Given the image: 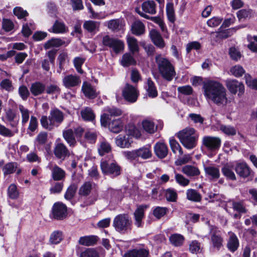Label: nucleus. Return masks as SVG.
Listing matches in <instances>:
<instances>
[{
    "label": "nucleus",
    "instance_id": "nucleus-5",
    "mask_svg": "<svg viewBox=\"0 0 257 257\" xmlns=\"http://www.w3.org/2000/svg\"><path fill=\"white\" fill-rule=\"evenodd\" d=\"M132 221L127 214H119L115 217L113 226L115 230L119 232H126L131 229Z\"/></svg>",
    "mask_w": 257,
    "mask_h": 257
},
{
    "label": "nucleus",
    "instance_id": "nucleus-33",
    "mask_svg": "<svg viewBox=\"0 0 257 257\" xmlns=\"http://www.w3.org/2000/svg\"><path fill=\"white\" fill-rule=\"evenodd\" d=\"M206 175L209 177L210 180L218 179L220 177L219 170L218 168L213 166H207L204 168Z\"/></svg>",
    "mask_w": 257,
    "mask_h": 257
},
{
    "label": "nucleus",
    "instance_id": "nucleus-38",
    "mask_svg": "<svg viewBox=\"0 0 257 257\" xmlns=\"http://www.w3.org/2000/svg\"><path fill=\"white\" fill-rule=\"evenodd\" d=\"M148 88L147 91L148 96L150 98H155L158 96V91L155 86V83L151 78L147 80Z\"/></svg>",
    "mask_w": 257,
    "mask_h": 257
},
{
    "label": "nucleus",
    "instance_id": "nucleus-53",
    "mask_svg": "<svg viewBox=\"0 0 257 257\" xmlns=\"http://www.w3.org/2000/svg\"><path fill=\"white\" fill-rule=\"evenodd\" d=\"M111 150L112 148L110 144L106 141H102L98 149V153L101 156H104L105 154L110 153Z\"/></svg>",
    "mask_w": 257,
    "mask_h": 257
},
{
    "label": "nucleus",
    "instance_id": "nucleus-6",
    "mask_svg": "<svg viewBox=\"0 0 257 257\" xmlns=\"http://www.w3.org/2000/svg\"><path fill=\"white\" fill-rule=\"evenodd\" d=\"M233 169L241 179L251 180L254 176L253 171L245 161L236 162Z\"/></svg>",
    "mask_w": 257,
    "mask_h": 257
},
{
    "label": "nucleus",
    "instance_id": "nucleus-59",
    "mask_svg": "<svg viewBox=\"0 0 257 257\" xmlns=\"http://www.w3.org/2000/svg\"><path fill=\"white\" fill-rule=\"evenodd\" d=\"M138 158L139 157L143 159H147L151 157L152 152L150 149L147 147H142L137 149Z\"/></svg>",
    "mask_w": 257,
    "mask_h": 257
},
{
    "label": "nucleus",
    "instance_id": "nucleus-35",
    "mask_svg": "<svg viewBox=\"0 0 257 257\" xmlns=\"http://www.w3.org/2000/svg\"><path fill=\"white\" fill-rule=\"evenodd\" d=\"M63 137L70 146H74L76 144V141L74 132L71 128L64 131L63 132Z\"/></svg>",
    "mask_w": 257,
    "mask_h": 257
},
{
    "label": "nucleus",
    "instance_id": "nucleus-26",
    "mask_svg": "<svg viewBox=\"0 0 257 257\" xmlns=\"http://www.w3.org/2000/svg\"><path fill=\"white\" fill-rule=\"evenodd\" d=\"M52 177L55 181H63L66 177L65 171L59 166L55 165L52 170Z\"/></svg>",
    "mask_w": 257,
    "mask_h": 257
},
{
    "label": "nucleus",
    "instance_id": "nucleus-64",
    "mask_svg": "<svg viewBox=\"0 0 257 257\" xmlns=\"http://www.w3.org/2000/svg\"><path fill=\"white\" fill-rule=\"evenodd\" d=\"M168 209L166 207H156L154 211V215L158 219H160L161 217L166 214Z\"/></svg>",
    "mask_w": 257,
    "mask_h": 257
},
{
    "label": "nucleus",
    "instance_id": "nucleus-16",
    "mask_svg": "<svg viewBox=\"0 0 257 257\" xmlns=\"http://www.w3.org/2000/svg\"><path fill=\"white\" fill-rule=\"evenodd\" d=\"M148 205L142 204L138 206L134 215L135 220V225L138 227L142 226V220L145 217V210L148 208Z\"/></svg>",
    "mask_w": 257,
    "mask_h": 257
},
{
    "label": "nucleus",
    "instance_id": "nucleus-14",
    "mask_svg": "<svg viewBox=\"0 0 257 257\" xmlns=\"http://www.w3.org/2000/svg\"><path fill=\"white\" fill-rule=\"evenodd\" d=\"M149 35L151 41L157 47L163 49L165 47V42L158 31L152 29L150 31Z\"/></svg>",
    "mask_w": 257,
    "mask_h": 257
},
{
    "label": "nucleus",
    "instance_id": "nucleus-11",
    "mask_svg": "<svg viewBox=\"0 0 257 257\" xmlns=\"http://www.w3.org/2000/svg\"><path fill=\"white\" fill-rule=\"evenodd\" d=\"M122 96L127 101L131 103L135 102L139 96L137 89L132 85L127 83L122 90Z\"/></svg>",
    "mask_w": 257,
    "mask_h": 257
},
{
    "label": "nucleus",
    "instance_id": "nucleus-37",
    "mask_svg": "<svg viewBox=\"0 0 257 257\" xmlns=\"http://www.w3.org/2000/svg\"><path fill=\"white\" fill-rule=\"evenodd\" d=\"M166 15L168 20L171 23H174L176 21V16L174 4L168 3L166 5Z\"/></svg>",
    "mask_w": 257,
    "mask_h": 257
},
{
    "label": "nucleus",
    "instance_id": "nucleus-13",
    "mask_svg": "<svg viewBox=\"0 0 257 257\" xmlns=\"http://www.w3.org/2000/svg\"><path fill=\"white\" fill-rule=\"evenodd\" d=\"M226 247L231 252H235L239 246V241L235 233L230 231L228 232Z\"/></svg>",
    "mask_w": 257,
    "mask_h": 257
},
{
    "label": "nucleus",
    "instance_id": "nucleus-49",
    "mask_svg": "<svg viewBox=\"0 0 257 257\" xmlns=\"http://www.w3.org/2000/svg\"><path fill=\"white\" fill-rule=\"evenodd\" d=\"M81 114L82 118L86 121H91L95 119V114L90 107H87L81 110Z\"/></svg>",
    "mask_w": 257,
    "mask_h": 257
},
{
    "label": "nucleus",
    "instance_id": "nucleus-57",
    "mask_svg": "<svg viewBox=\"0 0 257 257\" xmlns=\"http://www.w3.org/2000/svg\"><path fill=\"white\" fill-rule=\"evenodd\" d=\"M124 43L118 39H115L110 48H112L114 52L118 54L124 49Z\"/></svg>",
    "mask_w": 257,
    "mask_h": 257
},
{
    "label": "nucleus",
    "instance_id": "nucleus-9",
    "mask_svg": "<svg viewBox=\"0 0 257 257\" xmlns=\"http://www.w3.org/2000/svg\"><path fill=\"white\" fill-rule=\"evenodd\" d=\"M48 141V133L41 132L36 137L34 141L35 148L40 151H46L49 153L50 151V145L47 144Z\"/></svg>",
    "mask_w": 257,
    "mask_h": 257
},
{
    "label": "nucleus",
    "instance_id": "nucleus-19",
    "mask_svg": "<svg viewBox=\"0 0 257 257\" xmlns=\"http://www.w3.org/2000/svg\"><path fill=\"white\" fill-rule=\"evenodd\" d=\"M149 250L144 248H134L128 250L123 257H149Z\"/></svg>",
    "mask_w": 257,
    "mask_h": 257
},
{
    "label": "nucleus",
    "instance_id": "nucleus-22",
    "mask_svg": "<svg viewBox=\"0 0 257 257\" xmlns=\"http://www.w3.org/2000/svg\"><path fill=\"white\" fill-rule=\"evenodd\" d=\"M65 42L60 38H52L48 40L44 44V48L45 50H48L51 48H58L63 45H65Z\"/></svg>",
    "mask_w": 257,
    "mask_h": 257
},
{
    "label": "nucleus",
    "instance_id": "nucleus-60",
    "mask_svg": "<svg viewBox=\"0 0 257 257\" xmlns=\"http://www.w3.org/2000/svg\"><path fill=\"white\" fill-rule=\"evenodd\" d=\"M244 79L245 83L249 88L257 90V79H252L251 75L248 74H245Z\"/></svg>",
    "mask_w": 257,
    "mask_h": 257
},
{
    "label": "nucleus",
    "instance_id": "nucleus-32",
    "mask_svg": "<svg viewBox=\"0 0 257 257\" xmlns=\"http://www.w3.org/2000/svg\"><path fill=\"white\" fill-rule=\"evenodd\" d=\"M132 143L128 136L119 135L115 139L116 145L121 148H128Z\"/></svg>",
    "mask_w": 257,
    "mask_h": 257
},
{
    "label": "nucleus",
    "instance_id": "nucleus-63",
    "mask_svg": "<svg viewBox=\"0 0 257 257\" xmlns=\"http://www.w3.org/2000/svg\"><path fill=\"white\" fill-rule=\"evenodd\" d=\"M64 187L63 182H55L53 185L50 188L51 194H59L61 192Z\"/></svg>",
    "mask_w": 257,
    "mask_h": 257
},
{
    "label": "nucleus",
    "instance_id": "nucleus-34",
    "mask_svg": "<svg viewBox=\"0 0 257 257\" xmlns=\"http://www.w3.org/2000/svg\"><path fill=\"white\" fill-rule=\"evenodd\" d=\"M137 61L130 53H126L122 56L121 65L124 67L136 65Z\"/></svg>",
    "mask_w": 257,
    "mask_h": 257
},
{
    "label": "nucleus",
    "instance_id": "nucleus-56",
    "mask_svg": "<svg viewBox=\"0 0 257 257\" xmlns=\"http://www.w3.org/2000/svg\"><path fill=\"white\" fill-rule=\"evenodd\" d=\"M230 72L235 77H240L245 73V70L243 67L240 65H235L231 67Z\"/></svg>",
    "mask_w": 257,
    "mask_h": 257
},
{
    "label": "nucleus",
    "instance_id": "nucleus-36",
    "mask_svg": "<svg viewBox=\"0 0 257 257\" xmlns=\"http://www.w3.org/2000/svg\"><path fill=\"white\" fill-rule=\"evenodd\" d=\"M211 241L213 247L217 250H219L223 246V238L221 235L216 234L215 232L211 235Z\"/></svg>",
    "mask_w": 257,
    "mask_h": 257
},
{
    "label": "nucleus",
    "instance_id": "nucleus-29",
    "mask_svg": "<svg viewBox=\"0 0 257 257\" xmlns=\"http://www.w3.org/2000/svg\"><path fill=\"white\" fill-rule=\"evenodd\" d=\"M253 12L251 9H242L236 13V16L238 21L240 22H244L247 19H249L253 16Z\"/></svg>",
    "mask_w": 257,
    "mask_h": 257
},
{
    "label": "nucleus",
    "instance_id": "nucleus-42",
    "mask_svg": "<svg viewBox=\"0 0 257 257\" xmlns=\"http://www.w3.org/2000/svg\"><path fill=\"white\" fill-rule=\"evenodd\" d=\"M78 189V186L75 183L71 184L67 189L64 194V198L67 200H72L75 196Z\"/></svg>",
    "mask_w": 257,
    "mask_h": 257
},
{
    "label": "nucleus",
    "instance_id": "nucleus-51",
    "mask_svg": "<svg viewBox=\"0 0 257 257\" xmlns=\"http://www.w3.org/2000/svg\"><path fill=\"white\" fill-rule=\"evenodd\" d=\"M142 126L143 129L148 134H153L157 129V126L155 130V123L151 120L147 119L144 120L142 121Z\"/></svg>",
    "mask_w": 257,
    "mask_h": 257
},
{
    "label": "nucleus",
    "instance_id": "nucleus-62",
    "mask_svg": "<svg viewBox=\"0 0 257 257\" xmlns=\"http://www.w3.org/2000/svg\"><path fill=\"white\" fill-rule=\"evenodd\" d=\"M80 257H99V255L95 248H88L81 253Z\"/></svg>",
    "mask_w": 257,
    "mask_h": 257
},
{
    "label": "nucleus",
    "instance_id": "nucleus-1",
    "mask_svg": "<svg viewBox=\"0 0 257 257\" xmlns=\"http://www.w3.org/2000/svg\"><path fill=\"white\" fill-rule=\"evenodd\" d=\"M203 94L207 99L212 101L217 106H225L228 103L226 90L219 82L207 80L203 82Z\"/></svg>",
    "mask_w": 257,
    "mask_h": 257
},
{
    "label": "nucleus",
    "instance_id": "nucleus-25",
    "mask_svg": "<svg viewBox=\"0 0 257 257\" xmlns=\"http://www.w3.org/2000/svg\"><path fill=\"white\" fill-rule=\"evenodd\" d=\"M6 117L12 127H16L19 123V118L17 117L16 111L11 108H9L6 111Z\"/></svg>",
    "mask_w": 257,
    "mask_h": 257
},
{
    "label": "nucleus",
    "instance_id": "nucleus-12",
    "mask_svg": "<svg viewBox=\"0 0 257 257\" xmlns=\"http://www.w3.org/2000/svg\"><path fill=\"white\" fill-rule=\"evenodd\" d=\"M81 90L84 96L90 99H95L100 94V92L97 91L95 87L87 81L83 82Z\"/></svg>",
    "mask_w": 257,
    "mask_h": 257
},
{
    "label": "nucleus",
    "instance_id": "nucleus-3",
    "mask_svg": "<svg viewBox=\"0 0 257 257\" xmlns=\"http://www.w3.org/2000/svg\"><path fill=\"white\" fill-rule=\"evenodd\" d=\"M177 137L182 145L187 149H192L197 145L198 137L194 128H185L180 131Z\"/></svg>",
    "mask_w": 257,
    "mask_h": 257
},
{
    "label": "nucleus",
    "instance_id": "nucleus-55",
    "mask_svg": "<svg viewBox=\"0 0 257 257\" xmlns=\"http://www.w3.org/2000/svg\"><path fill=\"white\" fill-rule=\"evenodd\" d=\"M231 202L232 207L234 211H237L239 213H245L246 209L244 206L243 201H235L234 200L230 201Z\"/></svg>",
    "mask_w": 257,
    "mask_h": 257
},
{
    "label": "nucleus",
    "instance_id": "nucleus-24",
    "mask_svg": "<svg viewBox=\"0 0 257 257\" xmlns=\"http://www.w3.org/2000/svg\"><path fill=\"white\" fill-rule=\"evenodd\" d=\"M98 239L99 237L94 235L81 236L79 238V243L85 246H93L97 243Z\"/></svg>",
    "mask_w": 257,
    "mask_h": 257
},
{
    "label": "nucleus",
    "instance_id": "nucleus-31",
    "mask_svg": "<svg viewBox=\"0 0 257 257\" xmlns=\"http://www.w3.org/2000/svg\"><path fill=\"white\" fill-rule=\"evenodd\" d=\"M186 198L192 202H200L202 200V196L197 190L189 189L186 191Z\"/></svg>",
    "mask_w": 257,
    "mask_h": 257
},
{
    "label": "nucleus",
    "instance_id": "nucleus-4",
    "mask_svg": "<svg viewBox=\"0 0 257 257\" xmlns=\"http://www.w3.org/2000/svg\"><path fill=\"white\" fill-rule=\"evenodd\" d=\"M100 167L102 173L105 176H108L111 178L119 176L122 172L121 167L115 161L101 160Z\"/></svg>",
    "mask_w": 257,
    "mask_h": 257
},
{
    "label": "nucleus",
    "instance_id": "nucleus-2",
    "mask_svg": "<svg viewBox=\"0 0 257 257\" xmlns=\"http://www.w3.org/2000/svg\"><path fill=\"white\" fill-rule=\"evenodd\" d=\"M159 71L162 77L165 80L171 81L176 74L175 68L170 60L163 57L161 54H157L155 57Z\"/></svg>",
    "mask_w": 257,
    "mask_h": 257
},
{
    "label": "nucleus",
    "instance_id": "nucleus-21",
    "mask_svg": "<svg viewBox=\"0 0 257 257\" xmlns=\"http://www.w3.org/2000/svg\"><path fill=\"white\" fill-rule=\"evenodd\" d=\"M63 83L64 85L68 88L79 85L81 83V80L79 76L70 74L64 77L63 79Z\"/></svg>",
    "mask_w": 257,
    "mask_h": 257
},
{
    "label": "nucleus",
    "instance_id": "nucleus-17",
    "mask_svg": "<svg viewBox=\"0 0 257 257\" xmlns=\"http://www.w3.org/2000/svg\"><path fill=\"white\" fill-rule=\"evenodd\" d=\"M154 150L156 156L161 159L165 158L168 153L167 145L162 142L156 143L154 147Z\"/></svg>",
    "mask_w": 257,
    "mask_h": 257
},
{
    "label": "nucleus",
    "instance_id": "nucleus-7",
    "mask_svg": "<svg viewBox=\"0 0 257 257\" xmlns=\"http://www.w3.org/2000/svg\"><path fill=\"white\" fill-rule=\"evenodd\" d=\"M67 206L61 202H57L52 206L50 217L56 220H63L67 217Z\"/></svg>",
    "mask_w": 257,
    "mask_h": 257
},
{
    "label": "nucleus",
    "instance_id": "nucleus-39",
    "mask_svg": "<svg viewBox=\"0 0 257 257\" xmlns=\"http://www.w3.org/2000/svg\"><path fill=\"white\" fill-rule=\"evenodd\" d=\"M184 240V237L178 233L173 234L169 237L170 242L175 246H181L183 244Z\"/></svg>",
    "mask_w": 257,
    "mask_h": 257
},
{
    "label": "nucleus",
    "instance_id": "nucleus-47",
    "mask_svg": "<svg viewBox=\"0 0 257 257\" xmlns=\"http://www.w3.org/2000/svg\"><path fill=\"white\" fill-rule=\"evenodd\" d=\"M183 172L189 176H198L200 172L198 168L191 165H186L182 168Z\"/></svg>",
    "mask_w": 257,
    "mask_h": 257
},
{
    "label": "nucleus",
    "instance_id": "nucleus-58",
    "mask_svg": "<svg viewBox=\"0 0 257 257\" xmlns=\"http://www.w3.org/2000/svg\"><path fill=\"white\" fill-rule=\"evenodd\" d=\"M228 55L230 59L234 61H238L242 56L240 52L234 46L229 48Z\"/></svg>",
    "mask_w": 257,
    "mask_h": 257
},
{
    "label": "nucleus",
    "instance_id": "nucleus-43",
    "mask_svg": "<svg viewBox=\"0 0 257 257\" xmlns=\"http://www.w3.org/2000/svg\"><path fill=\"white\" fill-rule=\"evenodd\" d=\"M18 166V164L17 162H9L6 164L3 168L4 175L6 176L13 174L16 172Z\"/></svg>",
    "mask_w": 257,
    "mask_h": 257
},
{
    "label": "nucleus",
    "instance_id": "nucleus-46",
    "mask_svg": "<svg viewBox=\"0 0 257 257\" xmlns=\"http://www.w3.org/2000/svg\"><path fill=\"white\" fill-rule=\"evenodd\" d=\"M92 190V184L90 182H85L80 187L78 194L81 196L86 197L88 196Z\"/></svg>",
    "mask_w": 257,
    "mask_h": 257
},
{
    "label": "nucleus",
    "instance_id": "nucleus-52",
    "mask_svg": "<svg viewBox=\"0 0 257 257\" xmlns=\"http://www.w3.org/2000/svg\"><path fill=\"white\" fill-rule=\"evenodd\" d=\"M19 191L15 184H11L8 188V196L12 200H16L19 198Z\"/></svg>",
    "mask_w": 257,
    "mask_h": 257
},
{
    "label": "nucleus",
    "instance_id": "nucleus-8",
    "mask_svg": "<svg viewBox=\"0 0 257 257\" xmlns=\"http://www.w3.org/2000/svg\"><path fill=\"white\" fill-rule=\"evenodd\" d=\"M221 139L218 137L204 136L202 139V145L211 152L217 151L220 148Z\"/></svg>",
    "mask_w": 257,
    "mask_h": 257
},
{
    "label": "nucleus",
    "instance_id": "nucleus-50",
    "mask_svg": "<svg viewBox=\"0 0 257 257\" xmlns=\"http://www.w3.org/2000/svg\"><path fill=\"white\" fill-rule=\"evenodd\" d=\"M63 239V232L60 230H55L51 234L49 241L51 244H57Z\"/></svg>",
    "mask_w": 257,
    "mask_h": 257
},
{
    "label": "nucleus",
    "instance_id": "nucleus-40",
    "mask_svg": "<svg viewBox=\"0 0 257 257\" xmlns=\"http://www.w3.org/2000/svg\"><path fill=\"white\" fill-rule=\"evenodd\" d=\"M221 172L227 180L231 181L236 180V176L229 165H224L221 168Z\"/></svg>",
    "mask_w": 257,
    "mask_h": 257
},
{
    "label": "nucleus",
    "instance_id": "nucleus-45",
    "mask_svg": "<svg viewBox=\"0 0 257 257\" xmlns=\"http://www.w3.org/2000/svg\"><path fill=\"white\" fill-rule=\"evenodd\" d=\"M127 43L130 52L134 54L139 51V47L137 39L133 37H128L127 38Z\"/></svg>",
    "mask_w": 257,
    "mask_h": 257
},
{
    "label": "nucleus",
    "instance_id": "nucleus-54",
    "mask_svg": "<svg viewBox=\"0 0 257 257\" xmlns=\"http://www.w3.org/2000/svg\"><path fill=\"white\" fill-rule=\"evenodd\" d=\"M169 144L171 150L174 154H176L177 151H178L180 156L183 155V151L181 147L174 137H172L170 139Z\"/></svg>",
    "mask_w": 257,
    "mask_h": 257
},
{
    "label": "nucleus",
    "instance_id": "nucleus-27",
    "mask_svg": "<svg viewBox=\"0 0 257 257\" xmlns=\"http://www.w3.org/2000/svg\"><path fill=\"white\" fill-rule=\"evenodd\" d=\"M110 131L113 133L118 134L120 132L123 128V123L121 118H113L108 126Z\"/></svg>",
    "mask_w": 257,
    "mask_h": 257
},
{
    "label": "nucleus",
    "instance_id": "nucleus-41",
    "mask_svg": "<svg viewBox=\"0 0 257 257\" xmlns=\"http://www.w3.org/2000/svg\"><path fill=\"white\" fill-rule=\"evenodd\" d=\"M66 27L64 22L56 20L52 26L51 32L55 34H62L66 32ZM49 31L51 32L50 30Z\"/></svg>",
    "mask_w": 257,
    "mask_h": 257
},
{
    "label": "nucleus",
    "instance_id": "nucleus-48",
    "mask_svg": "<svg viewBox=\"0 0 257 257\" xmlns=\"http://www.w3.org/2000/svg\"><path fill=\"white\" fill-rule=\"evenodd\" d=\"M99 23L93 21H87L83 24V28L89 33H92L96 29L99 31Z\"/></svg>",
    "mask_w": 257,
    "mask_h": 257
},
{
    "label": "nucleus",
    "instance_id": "nucleus-15",
    "mask_svg": "<svg viewBox=\"0 0 257 257\" xmlns=\"http://www.w3.org/2000/svg\"><path fill=\"white\" fill-rule=\"evenodd\" d=\"M54 154L57 159L63 161L70 156L68 149L64 144L61 143L56 145L54 149Z\"/></svg>",
    "mask_w": 257,
    "mask_h": 257
},
{
    "label": "nucleus",
    "instance_id": "nucleus-23",
    "mask_svg": "<svg viewBox=\"0 0 257 257\" xmlns=\"http://www.w3.org/2000/svg\"><path fill=\"white\" fill-rule=\"evenodd\" d=\"M45 85L40 81H36L33 83L30 88L31 93L34 96L43 94L45 91Z\"/></svg>",
    "mask_w": 257,
    "mask_h": 257
},
{
    "label": "nucleus",
    "instance_id": "nucleus-28",
    "mask_svg": "<svg viewBox=\"0 0 257 257\" xmlns=\"http://www.w3.org/2000/svg\"><path fill=\"white\" fill-rule=\"evenodd\" d=\"M131 32L136 36H141L145 32V26L140 21L134 22L131 27Z\"/></svg>",
    "mask_w": 257,
    "mask_h": 257
},
{
    "label": "nucleus",
    "instance_id": "nucleus-10",
    "mask_svg": "<svg viewBox=\"0 0 257 257\" xmlns=\"http://www.w3.org/2000/svg\"><path fill=\"white\" fill-rule=\"evenodd\" d=\"M225 84L229 92L233 94L238 92V96L240 97L244 93V84L236 79H227Z\"/></svg>",
    "mask_w": 257,
    "mask_h": 257
},
{
    "label": "nucleus",
    "instance_id": "nucleus-44",
    "mask_svg": "<svg viewBox=\"0 0 257 257\" xmlns=\"http://www.w3.org/2000/svg\"><path fill=\"white\" fill-rule=\"evenodd\" d=\"M165 196L168 202H174L178 199V194L176 190L172 188H169L165 190Z\"/></svg>",
    "mask_w": 257,
    "mask_h": 257
},
{
    "label": "nucleus",
    "instance_id": "nucleus-20",
    "mask_svg": "<svg viewBox=\"0 0 257 257\" xmlns=\"http://www.w3.org/2000/svg\"><path fill=\"white\" fill-rule=\"evenodd\" d=\"M223 27H220L216 32V38L217 39H225L231 36L236 31V30L241 28L238 26L236 27L231 28L226 30H222Z\"/></svg>",
    "mask_w": 257,
    "mask_h": 257
},
{
    "label": "nucleus",
    "instance_id": "nucleus-61",
    "mask_svg": "<svg viewBox=\"0 0 257 257\" xmlns=\"http://www.w3.org/2000/svg\"><path fill=\"white\" fill-rule=\"evenodd\" d=\"M13 13L19 19H23L29 16V13L21 7H16L13 10Z\"/></svg>",
    "mask_w": 257,
    "mask_h": 257
},
{
    "label": "nucleus",
    "instance_id": "nucleus-18",
    "mask_svg": "<svg viewBox=\"0 0 257 257\" xmlns=\"http://www.w3.org/2000/svg\"><path fill=\"white\" fill-rule=\"evenodd\" d=\"M64 120V114L62 111L55 108L51 110L49 116V120L50 124H54L55 122L61 123Z\"/></svg>",
    "mask_w": 257,
    "mask_h": 257
},
{
    "label": "nucleus",
    "instance_id": "nucleus-30",
    "mask_svg": "<svg viewBox=\"0 0 257 257\" xmlns=\"http://www.w3.org/2000/svg\"><path fill=\"white\" fill-rule=\"evenodd\" d=\"M156 4L153 1H146L142 4V9L144 12L152 15L156 13Z\"/></svg>",
    "mask_w": 257,
    "mask_h": 257
}]
</instances>
